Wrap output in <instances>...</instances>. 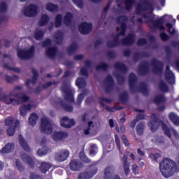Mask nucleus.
I'll return each instance as SVG.
<instances>
[{
    "label": "nucleus",
    "instance_id": "32",
    "mask_svg": "<svg viewBox=\"0 0 179 179\" xmlns=\"http://www.w3.org/2000/svg\"><path fill=\"white\" fill-rule=\"evenodd\" d=\"M15 149V145L7 143L1 150V153H10Z\"/></svg>",
    "mask_w": 179,
    "mask_h": 179
},
{
    "label": "nucleus",
    "instance_id": "54",
    "mask_svg": "<svg viewBox=\"0 0 179 179\" xmlns=\"http://www.w3.org/2000/svg\"><path fill=\"white\" fill-rule=\"evenodd\" d=\"M15 166L19 171H24V166H23L20 160L15 159Z\"/></svg>",
    "mask_w": 179,
    "mask_h": 179
},
{
    "label": "nucleus",
    "instance_id": "25",
    "mask_svg": "<svg viewBox=\"0 0 179 179\" xmlns=\"http://www.w3.org/2000/svg\"><path fill=\"white\" fill-rule=\"evenodd\" d=\"M57 52L58 48L57 47H50L46 50V55L48 58H55Z\"/></svg>",
    "mask_w": 179,
    "mask_h": 179
},
{
    "label": "nucleus",
    "instance_id": "1",
    "mask_svg": "<svg viewBox=\"0 0 179 179\" xmlns=\"http://www.w3.org/2000/svg\"><path fill=\"white\" fill-rule=\"evenodd\" d=\"M153 6L148 1V0H140L136 7V15H142L145 22L152 23L155 29H159V30H164L163 26V18H160L157 21L153 20Z\"/></svg>",
    "mask_w": 179,
    "mask_h": 179
},
{
    "label": "nucleus",
    "instance_id": "34",
    "mask_svg": "<svg viewBox=\"0 0 179 179\" xmlns=\"http://www.w3.org/2000/svg\"><path fill=\"white\" fill-rule=\"evenodd\" d=\"M78 48H79V45H78V43H72L68 48H67V52L69 55H72V54H75L76 51H78Z\"/></svg>",
    "mask_w": 179,
    "mask_h": 179
},
{
    "label": "nucleus",
    "instance_id": "9",
    "mask_svg": "<svg viewBox=\"0 0 179 179\" xmlns=\"http://www.w3.org/2000/svg\"><path fill=\"white\" fill-rule=\"evenodd\" d=\"M116 22L120 24V27L116 29L117 31L122 33L123 31V33L125 35V31H127V22H128V17L126 16H120L116 19Z\"/></svg>",
    "mask_w": 179,
    "mask_h": 179
},
{
    "label": "nucleus",
    "instance_id": "4",
    "mask_svg": "<svg viewBox=\"0 0 179 179\" xmlns=\"http://www.w3.org/2000/svg\"><path fill=\"white\" fill-rule=\"evenodd\" d=\"M174 162L169 158L164 159L159 164V170L162 176L166 178L171 177L174 174Z\"/></svg>",
    "mask_w": 179,
    "mask_h": 179
},
{
    "label": "nucleus",
    "instance_id": "53",
    "mask_svg": "<svg viewBox=\"0 0 179 179\" xmlns=\"http://www.w3.org/2000/svg\"><path fill=\"white\" fill-rule=\"evenodd\" d=\"M135 3V0H125L124 1V5L126 6V9L127 10H129L131 8H132V6Z\"/></svg>",
    "mask_w": 179,
    "mask_h": 179
},
{
    "label": "nucleus",
    "instance_id": "30",
    "mask_svg": "<svg viewBox=\"0 0 179 179\" xmlns=\"http://www.w3.org/2000/svg\"><path fill=\"white\" fill-rule=\"evenodd\" d=\"M85 67L81 69L80 73L83 75V76H87L89 73L87 69L92 66V62L89 60H87L85 62Z\"/></svg>",
    "mask_w": 179,
    "mask_h": 179
},
{
    "label": "nucleus",
    "instance_id": "2",
    "mask_svg": "<svg viewBox=\"0 0 179 179\" xmlns=\"http://www.w3.org/2000/svg\"><path fill=\"white\" fill-rule=\"evenodd\" d=\"M124 36H125L124 31L119 32L115 36H113V41L107 42V46L110 48H113V47H117V45H120V44L122 45H132V44L135 43V38H136L135 34H129L127 37L122 38Z\"/></svg>",
    "mask_w": 179,
    "mask_h": 179
},
{
    "label": "nucleus",
    "instance_id": "49",
    "mask_svg": "<svg viewBox=\"0 0 179 179\" xmlns=\"http://www.w3.org/2000/svg\"><path fill=\"white\" fill-rule=\"evenodd\" d=\"M162 129L164 131L165 135L171 139V129L168 127L166 124H162Z\"/></svg>",
    "mask_w": 179,
    "mask_h": 179
},
{
    "label": "nucleus",
    "instance_id": "42",
    "mask_svg": "<svg viewBox=\"0 0 179 179\" xmlns=\"http://www.w3.org/2000/svg\"><path fill=\"white\" fill-rule=\"evenodd\" d=\"M86 94H87V90L83 91L78 95L77 102L76 103L77 106H80V104H82V101H83V99H85V96H86Z\"/></svg>",
    "mask_w": 179,
    "mask_h": 179
},
{
    "label": "nucleus",
    "instance_id": "13",
    "mask_svg": "<svg viewBox=\"0 0 179 179\" xmlns=\"http://www.w3.org/2000/svg\"><path fill=\"white\" fill-rule=\"evenodd\" d=\"M151 66L154 73H162L163 71V63L156 59L151 61Z\"/></svg>",
    "mask_w": 179,
    "mask_h": 179
},
{
    "label": "nucleus",
    "instance_id": "20",
    "mask_svg": "<svg viewBox=\"0 0 179 179\" xmlns=\"http://www.w3.org/2000/svg\"><path fill=\"white\" fill-rule=\"evenodd\" d=\"M69 135L66 131H56L52 135V139L55 141V142H59V141H62L65 139V138H68Z\"/></svg>",
    "mask_w": 179,
    "mask_h": 179
},
{
    "label": "nucleus",
    "instance_id": "45",
    "mask_svg": "<svg viewBox=\"0 0 179 179\" xmlns=\"http://www.w3.org/2000/svg\"><path fill=\"white\" fill-rule=\"evenodd\" d=\"M154 101L155 104H162V103H164V101H166V98L164 97V95L159 94L155 96Z\"/></svg>",
    "mask_w": 179,
    "mask_h": 179
},
{
    "label": "nucleus",
    "instance_id": "39",
    "mask_svg": "<svg viewBox=\"0 0 179 179\" xmlns=\"http://www.w3.org/2000/svg\"><path fill=\"white\" fill-rule=\"evenodd\" d=\"M169 117L172 121V122L174 124V125H179V117L176 115L174 113H171L169 115Z\"/></svg>",
    "mask_w": 179,
    "mask_h": 179
},
{
    "label": "nucleus",
    "instance_id": "17",
    "mask_svg": "<svg viewBox=\"0 0 179 179\" xmlns=\"http://www.w3.org/2000/svg\"><path fill=\"white\" fill-rule=\"evenodd\" d=\"M79 30L81 34H89L93 30V25L90 23L83 22L79 25Z\"/></svg>",
    "mask_w": 179,
    "mask_h": 179
},
{
    "label": "nucleus",
    "instance_id": "56",
    "mask_svg": "<svg viewBox=\"0 0 179 179\" xmlns=\"http://www.w3.org/2000/svg\"><path fill=\"white\" fill-rule=\"evenodd\" d=\"M43 149L45 150H41V149H38L37 151V154L38 155V156H45V155H47V153H48V147H43Z\"/></svg>",
    "mask_w": 179,
    "mask_h": 179
},
{
    "label": "nucleus",
    "instance_id": "27",
    "mask_svg": "<svg viewBox=\"0 0 179 179\" xmlns=\"http://www.w3.org/2000/svg\"><path fill=\"white\" fill-rule=\"evenodd\" d=\"M33 107H34V105L30 103L28 105L22 106L20 109V115H22V117L26 116V114H27V111H30V110H31Z\"/></svg>",
    "mask_w": 179,
    "mask_h": 179
},
{
    "label": "nucleus",
    "instance_id": "60",
    "mask_svg": "<svg viewBox=\"0 0 179 179\" xmlns=\"http://www.w3.org/2000/svg\"><path fill=\"white\" fill-rule=\"evenodd\" d=\"M8 10V5L5 2H1L0 4V12L3 13Z\"/></svg>",
    "mask_w": 179,
    "mask_h": 179
},
{
    "label": "nucleus",
    "instance_id": "16",
    "mask_svg": "<svg viewBox=\"0 0 179 179\" xmlns=\"http://www.w3.org/2000/svg\"><path fill=\"white\" fill-rule=\"evenodd\" d=\"M75 120L73 119H69V117H64L60 120V125L63 128H72V127H75L76 125Z\"/></svg>",
    "mask_w": 179,
    "mask_h": 179
},
{
    "label": "nucleus",
    "instance_id": "31",
    "mask_svg": "<svg viewBox=\"0 0 179 179\" xmlns=\"http://www.w3.org/2000/svg\"><path fill=\"white\" fill-rule=\"evenodd\" d=\"M32 73H33V78L32 80H27V82L26 83V85L29 86L30 83H32L33 85H35L36 82H37V78H38V72L34 69H31Z\"/></svg>",
    "mask_w": 179,
    "mask_h": 179
},
{
    "label": "nucleus",
    "instance_id": "48",
    "mask_svg": "<svg viewBox=\"0 0 179 179\" xmlns=\"http://www.w3.org/2000/svg\"><path fill=\"white\" fill-rule=\"evenodd\" d=\"M60 103L65 111H68L69 113H72L73 111V106L71 105L65 104L64 101H62Z\"/></svg>",
    "mask_w": 179,
    "mask_h": 179
},
{
    "label": "nucleus",
    "instance_id": "51",
    "mask_svg": "<svg viewBox=\"0 0 179 179\" xmlns=\"http://www.w3.org/2000/svg\"><path fill=\"white\" fill-rule=\"evenodd\" d=\"M159 87L161 92H169V87L167 86V84L164 83V81H161L159 83Z\"/></svg>",
    "mask_w": 179,
    "mask_h": 179
},
{
    "label": "nucleus",
    "instance_id": "35",
    "mask_svg": "<svg viewBox=\"0 0 179 179\" xmlns=\"http://www.w3.org/2000/svg\"><path fill=\"white\" fill-rule=\"evenodd\" d=\"M19 122H16L15 123V119L12 117H8L5 120V124L7 125V127H9V128L16 127L17 125Z\"/></svg>",
    "mask_w": 179,
    "mask_h": 179
},
{
    "label": "nucleus",
    "instance_id": "5",
    "mask_svg": "<svg viewBox=\"0 0 179 179\" xmlns=\"http://www.w3.org/2000/svg\"><path fill=\"white\" fill-rule=\"evenodd\" d=\"M114 68L115 69L114 75L119 85H124V82H125V77H124L121 73H127V72H128V68H127V66H125L124 63L120 62L115 64ZM119 72L120 73H119Z\"/></svg>",
    "mask_w": 179,
    "mask_h": 179
},
{
    "label": "nucleus",
    "instance_id": "43",
    "mask_svg": "<svg viewBox=\"0 0 179 179\" xmlns=\"http://www.w3.org/2000/svg\"><path fill=\"white\" fill-rule=\"evenodd\" d=\"M47 10L49 12H58V6L54 3H49L46 5Z\"/></svg>",
    "mask_w": 179,
    "mask_h": 179
},
{
    "label": "nucleus",
    "instance_id": "46",
    "mask_svg": "<svg viewBox=\"0 0 179 179\" xmlns=\"http://www.w3.org/2000/svg\"><path fill=\"white\" fill-rule=\"evenodd\" d=\"M50 20V17H48V15L46 14H44L42 15L41 20L39 21V25L40 26H45L48 23V21Z\"/></svg>",
    "mask_w": 179,
    "mask_h": 179
},
{
    "label": "nucleus",
    "instance_id": "6",
    "mask_svg": "<svg viewBox=\"0 0 179 179\" xmlns=\"http://www.w3.org/2000/svg\"><path fill=\"white\" fill-rule=\"evenodd\" d=\"M60 90L66 101H69V103H75L73 90L71 88V84H69V83L64 82Z\"/></svg>",
    "mask_w": 179,
    "mask_h": 179
},
{
    "label": "nucleus",
    "instance_id": "3",
    "mask_svg": "<svg viewBox=\"0 0 179 179\" xmlns=\"http://www.w3.org/2000/svg\"><path fill=\"white\" fill-rule=\"evenodd\" d=\"M136 82H138V77L135 73H131L129 76V86L130 87V90L134 92V90H138V92H141L143 93L144 96H148L149 91L148 90V85L145 83H141L138 87H136Z\"/></svg>",
    "mask_w": 179,
    "mask_h": 179
},
{
    "label": "nucleus",
    "instance_id": "41",
    "mask_svg": "<svg viewBox=\"0 0 179 179\" xmlns=\"http://www.w3.org/2000/svg\"><path fill=\"white\" fill-rule=\"evenodd\" d=\"M76 85L78 89H82L86 86V80L84 78H78L76 80Z\"/></svg>",
    "mask_w": 179,
    "mask_h": 179
},
{
    "label": "nucleus",
    "instance_id": "22",
    "mask_svg": "<svg viewBox=\"0 0 179 179\" xmlns=\"http://www.w3.org/2000/svg\"><path fill=\"white\" fill-rule=\"evenodd\" d=\"M115 171V167L114 166H108L105 168L103 179H111L113 178V174Z\"/></svg>",
    "mask_w": 179,
    "mask_h": 179
},
{
    "label": "nucleus",
    "instance_id": "57",
    "mask_svg": "<svg viewBox=\"0 0 179 179\" xmlns=\"http://www.w3.org/2000/svg\"><path fill=\"white\" fill-rule=\"evenodd\" d=\"M141 57H149V55L148 54H146L145 52H144V53L136 52V53H135V55L134 56V59L135 62H136Z\"/></svg>",
    "mask_w": 179,
    "mask_h": 179
},
{
    "label": "nucleus",
    "instance_id": "47",
    "mask_svg": "<svg viewBox=\"0 0 179 179\" xmlns=\"http://www.w3.org/2000/svg\"><path fill=\"white\" fill-rule=\"evenodd\" d=\"M44 37V31L41 29H36L34 32V38L36 40H41Z\"/></svg>",
    "mask_w": 179,
    "mask_h": 179
},
{
    "label": "nucleus",
    "instance_id": "18",
    "mask_svg": "<svg viewBox=\"0 0 179 179\" xmlns=\"http://www.w3.org/2000/svg\"><path fill=\"white\" fill-rule=\"evenodd\" d=\"M165 78L167 83H170V85H174V83H176V78L174 77L173 72L170 71V67L169 66H167L166 69Z\"/></svg>",
    "mask_w": 179,
    "mask_h": 179
},
{
    "label": "nucleus",
    "instance_id": "62",
    "mask_svg": "<svg viewBox=\"0 0 179 179\" xmlns=\"http://www.w3.org/2000/svg\"><path fill=\"white\" fill-rule=\"evenodd\" d=\"M15 128H16V127H8L7 129V134L9 136H13L15 135Z\"/></svg>",
    "mask_w": 179,
    "mask_h": 179
},
{
    "label": "nucleus",
    "instance_id": "12",
    "mask_svg": "<svg viewBox=\"0 0 179 179\" xmlns=\"http://www.w3.org/2000/svg\"><path fill=\"white\" fill-rule=\"evenodd\" d=\"M12 96L15 97V95H13V92H10L9 95H3L0 98V101H3V103H6V104H14V106H19L20 101L17 99H15L12 98Z\"/></svg>",
    "mask_w": 179,
    "mask_h": 179
},
{
    "label": "nucleus",
    "instance_id": "23",
    "mask_svg": "<svg viewBox=\"0 0 179 179\" xmlns=\"http://www.w3.org/2000/svg\"><path fill=\"white\" fill-rule=\"evenodd\" d=\"M149 72V62H142L138 66V73L140 75H146Z\"/></svg>",
    "mask_w": 179,
    "mask_h": 179
},
{
    "label": "nucleus",
    "instance_id": "11",
    "mask_svg": "<svg viewBox=\"0 0 179 179\" xmlns=\"http://www.w3.org/2000/svg\"><path fill=\"white\" fill-rule=\"evenodd\" d=\"M149 127L150 128L152 132H156L159 129L160 126V120L155 114L151 115V121L149 123Z\"/></svg>",
    "mask_w": 179,
    "mask_h": 179
},
{
    "label": "nucleus",
    "instance_id": "14",
    "mask_svg": "<svg viewBox=\"0 0 179 179\" xmlns=\"http://www.w3.org/2000/svg\"><path fill=\"white\" fill-rule=\"evenodd\" d=\"M106 93H110L114 87V80L111 76H108L103 82Z\"/></svg>",
    "mask_w": 179,
    "mask_h": 179
},
{
    "label": "nucleus",
    "instance_id": "63",
    "mask_svg": "<svg viewBox=\"0 0 179 179\" xmlns=\"http://www.w3.org/2000/svg\"><path fill=\"white\" fill-rule=\"evenodd\" d=\"M131 22H132L134 24H141V23H142V19L136 18L135 16H134L131 19Z\"/></svg>",
    "mask_w": 179,
    "mask_h": 179
},
{
    "label": "nucleus",
    "instance_id": "28",
    "mask_svg": "<svg viewBox=\"0 0 179 179\" xmlns=\"http://www.w3.org/2000/svg\"><path fill=\"white\" fill-rule=\"evenodd\" d=\"M122 162L125 175L128 176V174H129V166H131L128 163V155H124L122 157Z\"/></svg>",
    "mask_w": 179,
    "mask_h": 179
},
{
    "label": "nucleus",
    "instance_id": "37",
    "mask_svg": "<svg viewBox=\"0 0 179 179\" xmlns=\"http://www.w3.org/2000/svg\"><path fill=\"white\" fill-rule=\"evenodd\" d=\"M80 159L83 162V163H92V160L86 156V154H85V150H83L80 154H79Z\"/></svg>",
    "mask_w": 179,
    "mask_h": 179
},
{
    "label": "nucleus",
    "instance_id": "21",
    "mask_svg": "<svg viewBox=\"0 0 179 179\" xmlns=\"http://www.w3.org/2000/svg\"><path fill=\"white\" fill-rule=\"evenodd\" d=\"M68 157H69V151L64 150L56 154L55 160H57V162H65Z\"/></svg>",
    "mask_w": 179,
    "mask_h": 179
},
{
    "label": "nucleus",
    "instance_id": "29",
    "mask_svg": "<svg viewBox=\"0 0 179 179\" xmlns=\"http://www.w3.org/2000/svg\"><path fill=\"white\" fill-rule=\"evenodd\" d=\"M19 143L22 148L25 150L26 152H30V147L29 146V144L26 141H24V138H23V136L22 135L19 136Z\"/></svg>",
    "mask_w": 179,
    "mask_h": 179
},
{
    "label": "nucleus",
    "instance_id": "50",
    "mask_svg": "<svg viewBox=\"0 0 179 179\" xmlns=\"http://www.w3.org/2000/svg\"><path fill=\"white\" fill-rule=\"evenodd\" d=\"M61 24H62V15L58 14L55 18V27H61Z\"/></svg>",
    "mask_w": 179,
    "mask_h": 179
},
{
    "label": "nucleus",
    "instance_id": "59",
    "mask_svg": "<svg viewBox=\"0 0 179 179\" xmlns=\"http://www.w3.org/2000/svg\"><path fill=\"white\" fill-rule=\"evenodd\" d=\"M108 68V64L106 63H101L99 65H98L96 67V71H100V69H102L103 71H106Z\"/></svg>",
    "mask_w": 179,
    "mask_h": 179
},
{
    "label": "nucleus",
    "instance_id": "33",
    "mask_svg": "<svg viewBox=\"0 0 179 179\" xmlns=\"http://www.w3.org/2000/svg\"><path fill=\"white\" fill-rule=\"evenodd\" d=\"M145 128H146V124H145V122H140L136 126V128L138 135H139L140 136H142V135H143Z\"/></svg>",
    "mask_w": 179,
    "mask_h": 179
},
{
    "label": "nucleus",
    "instance_id": "26",
    "mask_svg": "<svg viewBox=\"0 0 179 179\" xmlns=\"http://www.w3.org/2000/svg\"><path fill=\"white\" fill-rule=\"evenodd\" d=\"M14 97L18 99L17 101H20V103H27V101L30 99L29 96L26 95L24 93L16 94L14 95Z\"/></svg>",
    "mask_w": 179,
    "mask_h": 179
},
{
    "label": "nucleus",
    "instance_id": "64",
    "mask_svg": "<svg viewBox=\"0 0 179 179\" xmlns=\"http://www.w3.org/2000/svg\"><path fill=\"white\" fill-rule=\"evenodd\" d=\"M96 149H97V145H96V144L92 145L90 150V155H94L96 153Z\"/></svg>",
    "mask_w": 179,
    "mask_h": 179
},
{
    "label": "nucleus",
    "instance_id": "7",
    "mask_svg": "<svg viewBox=\"0 0 179 179\" xmlns=\"http://www.w3.org/2000/svg\"><path fill=\"white\" fill-rule=\"evenodd\" d=\"M52 123L46 117L41 118V131L46 135H51L52 134Z\"/></svg>",
    "mask_w": 179,
    "mask_h": 179
},
{
    "label": "nucleus",
    "instance_id": "10",
    "mask_svg": "<svg viewBox=\"0 0 179 179\" xmlns=\"http://www.w3.org/2000/svg\"><path fill=\"white\" fill-rule=\"evenodd\" d=\"M90 171H85L80 175H78V179H90L94 174H97V167L94 166L93 164L90 166Z\"/></svg>",
    "mask_w": 179,
    "mask_h": 179
},
{
    "label": "nucleus",
    "instance_id": "24",
    "mask_svg": "<svg viewBox=\"0 0 179 179\" xmlns=\"http://www.w3.org/2000/svg\"><path fill=\"white\" fill-rule=\"evenodd\" d=\"M21 159L24 162V163H27L28 166L31 169H33V167H34V160L29 155L22 154L21 155Z\"/></svg>",
    "mask_w": 179,
    "mask_h": 179
},
{
    "label": "nucleus",
    "instance_id": "58",
    "mask_svg": "<svg viewBox=\"0 0 179 179\" xmlns=\"http://www.w3.org/2000/svg\"><path fill=\"white\" fill-rule=\"evenodd\" d=\"M3 66L6 69H8L9 71H13L14 72H16L17 73H19L20 72V69L9 67V66L6 63H3Z\"/></svg>",
    "mask_w": 179,
    "mask_h": 179
},
{
    "label": "nucleus",
    "instance_id": "52",
    "mask_svg": "<svg viewBox=\"0 0 179 179\" xmlns=\"http://www.w3.org/2000/svg\"><path fill=\"white\" fill-rule=\"evenodd\" d=\"M151 141L153 143H157V145H162V143H163V139H162V138L155 136H152L151 138Z\"/></svg>",
    "mask_w": 179,
    "mask_h": 179
},
{
    "label": "nucleus",
    "instance_id": "55",
    "mask_svg": "<svg viewBox=\"0 0 179 179\" xmlns=\"http://www.w3.org/2000/svg\"><path fill=\"white\" fill-rule=\"evenodd\" d=\"M92 128H94V126L93 125V122L90 121L88 122V127H87V129H84L85 135H89V134H90V129H92Z\"/></svg>",
    "mask_w": 179,
    "mask_h": 179
},
{
    "label": "nucleus",
    "instance_id": "36",
    "mask_svg": "<svg viewBox=\"0 0 179 179\" xmlns=\"http://www.w3.org/2000/svg\"><path fill=\"white\" fill-rule=\"evenodd\" d=\"M55 41L57 44H62V40L64 38V34H62V31H59L55 33Z\"/></svg>",
    "mask_w": 179,
    "mask_h": 179
},
{
    "label": "nucleus",
    "instance_id": "8",
    "mask_svg": "<svg viewBox=\"0 0 179 179\" xmlns=\"http://www.w3.org/2000/svg\"><path fill=\"white\" fill-rule=\"evenodd\" d=\"M34 55V46H31L29 50L20 49L17 50V56L20 59H30Z\"/></svg>",
    "mask_w": 179,
    "mask_h": 179
},
{
    "label": "nucleus",
    "instance_id": "40",
    "mask_svg": "<svg viewBox=\"0 0 179 179\" xmlns=\"http://www.w3.org/2000/svg\"><path fill=\"white\" fill-rule=\"evenodd\" d=\"M50 169H51V164L47 162H43L40 167L41 172L44 174H45L47 171L50 170Z\"/></svg>",
    "mask_w": 179,
    "mask_h": 179
},
{
    "label": "nucleus",
    "instance_id": "61",
    "mask_svg": "<svg viewBox=\"0 0 179 179\" xmlns=\"http://www.w3.org/2000/svg\"><path fill=\"white\" fill-rule=\"evenodd\" d=\"M120 100H122L123 103L127 101V100H128V92H124L122 93L120 95Z\"/></svg>",
    "mask_w": 179,
    "mask_h": 179
},
{
    "label": "nucleus",
    "instance_id": "19",
    "mask_svg": "<svg viewBox=\"0 0 179 179\" xmlns=\"http://www.w3.org/2000/svg\"><path fill=\"white\" fill-rule=\"evenodd\" d=\"M69 166L71 170L73 171H80V169L83 167V163L79 159H73L71 161Z\"/></svg>",
    "mask_w": 179,
    "mask_h": 179
},
{
    "label": "nucleus",
    "instance_id": "38",
    "mask_svg": "<svg viewBox=\"0 0 179 179\" xmlns=\"http://www.w3.org/2000/svg\"><path fill=\"white\" fill-rule=\"evenodd\" d=\"M38 120V115L36 113H32L29 117V125H36Z\"/></svg>",
    "mask_w": 179,
    "mask_h": 179
},
{
    "label": "nucleus",
    "instance_id": "15",
    "mask_svg": "<svg viewBox=\"0 0 179 179\" xmlns=\"http://www.w3.org/2000/svg\"><path fill=\"white\" fill-rule=\"evenodd\" d=\"M37 6L31 4L24 8V15L28 17H33V16H36V15H37Z\"/></svg>",
    "mask_w": 179,
    "mask_h": 179
},
{
    "label": "nucleus",
    "instance_id": "44",
    "mask_svg": "<svg viewBox=\"0 0 179 179\" xmlns=\"http://www.w3.org/2000/svg\"><path fill=\"white\" fill-rule=\"evenodd\" d=\"M72 17H73V15H72V13H67L66 16H64V22L66 26H69V24H71Z\"/></svg>",
    "mask_w": 179,
    "mask_h": 179
}]
</instances>
